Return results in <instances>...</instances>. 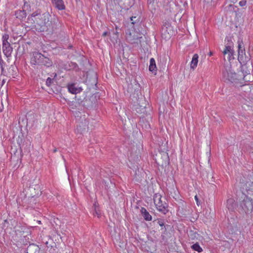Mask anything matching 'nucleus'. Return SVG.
I'll list each match as a JSON object with an SVG mask.
<instances>
[{
    "label": "nucleus",
    "mask_w": 253,
    "mask_h": 253,
    "mask_svg": "<svg viewBox=\"0 0 253 253\" xmlns=\"http://www.w3.org/2000/svg\"><path fill=\"white\" fill-rule=\"evenodd\" d=\"M157 209L162 212L164 214H166L168 211V210L167 209V205L166 202H164L162 205H158V207H156Z\"/></svg>",
    "instance_id": "nucleus-18"
},
{
    "label": "nucleus",
    "mask_w": 253,
    "mask_h": 253,
    "mask_svg": "<svg viewBox=\"0 0 253 253\" xmlns=\"http://www.w3.org/2000/svg\"><path fill=\"white\" fill-rule=\"evenodd\" d=\"M130 20L131 24H134L139 22V17L135 16H131L130 17Z\"/></svg>",
    "instance_id": "nucleus-21"
},
{
    "label": "nucleus",
    "mask_w": 253,
    "mask_h": 253,
    "mask_svg": "<svg viewBox=\"0 0 253 253\" xmlns=\"http://www.w3.org/2000/svg\"><path fill=\"white\" fill-rule=\"evenodd\" d=\"M140 211L142 215L145 220L151 221L152 220V216L149 214L145 208L143 207L141 208Z\"/></svg>",
    "instance_id": "nucleus-13"
},
{
    "label": "nucleus",
    "mask_w": 253,
    "mask_h": 253,
    "mask_svg": "<svg viewBox=\"0 0 253 253\" xmlns=\"http://www.w3.org/2000/svg\"><path fill=\"white\" fill-rule=\"evenodd\" d=\"M53 82V79H51L50 78L48 77L47 79H46V84L49 86Z\"/></svg>",
    "instance_id": "nucleus-26"
},
{
    "label": "nucleus",
    "mask_w": 253,
    "mask_h": 253,
    "mask_svg": "<svg viewBox=\"0 0 253 253\" xmlns=\"http://www.w3.org/2000/svg\"><path fill=\"white\" fill-rule=\"evenodd\" d=\"M85 125H83V127L79 125L77 126V129L79 133H83L84 130L85 129L86 123H84Z\"/></svg>",
    "instance_id": "nucleus-22"
},
{
    "label": "nucleus",
    "mask_w": 253,
    "mask_h": 253,
    "mask_svg": "<svg viewBox=\"0 0 253 253\" xmlns=\"http://www.w3.org/2000/svg\"><path fill=\"white\" fill-rule=\"evenodd\" d=\"M165 2L167 4L169 3L172 0H165Z\"/></svg>",
    "instance_id": "nucleus-32"
},
{
    "label": "nucleus",
    "mask_w": 253,
    "mask_h": 253,
    "mask_svg": "<svg viewBox=\"0 0 253 253\" xmlns=\"http://www.w3.org/2000/svg\"><path fill=\"white\" fill-rule=\"evenodd\" d=\"M227 207L230 210H232L234 209L233 200L232 199H228L227 201Z\"/></svg>",
    "instance_id": "nucleus-20"
},
{
    "label": "nucleus",
    "mask_w": 253,
    "mask_h": 253,
    "mask_svg": "<svg viewBox=\"0 0 253 253\" xmlns=\"http://www.w3.org/2000/svg\"><path fill=\"white\" fill-rule=\"evenodd\" d=\"M68 89L70 92L72 94H77L82 91V89L81 87H77L74 84H72L68 85Z\"/></svg>",
    "instance_id": "nucleus-11"
},
{
    "label": "nucleus",
    "mask_w": 253,
    "mask_h": 253,
    "mask_svg": "<svg viewBox=\"0 0 253 253\" xmlns=\"http://www.w3.org/2000/svg\"><path fill=\"white\" fill-rule=\"evenodd\" d=\"M154 0H150V3L151 2H153L154 1Z\"/></svg>",
    "instance_id": "nucleus-35"
},
{
    "label": "nucleus",
    "mask_w": 253,
    "mask_h": 253,
    "mask_svg": "<svg viewBox=\"0 0 253 253\" xmlns=\"http://www.w3.org/2000/svg\"><path fill=\"white\" fill-rule=\"evenodd\" d=\"M140 38H141V37H137L136 39H134L133 40H129L131 43H134L137 42L138 40Z\"/></svg>",
    "instance_id": "nucleus-28"
},
{
    "label": "nucleus",
    "mask_w": 253,
    "mask_h": 253,
    "mask_svg": "<svg viewBox=\"0 0 253 253\" xmlns=\"http://www.w3.org/2000/svg\"><path fill=\"white\" fill-rule=\"evenodd\" d=\"M153 199L156 207H158V205H162L164 203L162 201V196L159 194H156L154 195Z\"/></svg>",
    "instance_id": "nucleus-17"
},
{
    "label": "nucleus",
    "mask_w": 253,
    "mask_h": 253,
    "mask_svg": "<svg viewBox=\"0 0 253 253\" xmlns=\"http://www.w3.org/2000/svg\"><path fill=\"white\" fill-rule=\"evenodd\" d=\"M245 77L243 75H238L234 72L230 65L225 66L222 71V79L225 82H231L241 85Z\"/></svg>",
    "instance_id": "nucleus-2"
},
{
    "label": "nucleus",
    "mask_w": 253,
    "mask_h": 253,
    "mask_svg": "<svg viewBox=\"0 0 253 253\" xmlns=\"http://www.w3.org/2000/svg\"><path fill=\"white\" fill-rule=\"evenodd\" d=\"M9 38V35L7 33H4L2 36V41L8 40Z\"/></svg>",
    "instance_id": "nucleus-25"
},
{
    "label": "nucleus",
    "mask_w": 253,
    "mask_h": 253,
    "mask_svg": "<svg viewBox=\"0 0 253 253\" xmlns=\"http://www.w3.org/2000/svg\"><path fill=\"white\" fill-rule=\"evenodd\" d=\"M170 37V35H169L168 38H169Z\"/></svg>",
    "instance_id": "nucleus-37"
},
{
    "label": "nucleus",
    "mask_w": 253,
    "mask_h": 253,
    "mask_svg": "<svg viewBox=\"0 0 253 253\" xmlns=\"http://www.w3.org/2000/svg\"><path fill=\"white\" fill-rule=\"evenodd\" d=\"M157 223L159 225H160L161 227H162V230L163 229H165V230H166V228L165 227L164 222V221L161 219H158L157 221Z\"/></svg>",
    "instance_id": "nucleus-24"
},
{
    "label": "nucleus",
    "mask_w": 253,
    "mask_h": 253,
    "mask_svg": "<svg viewBox=\"0 0 253 253\" xmlns=\"http://www.w3.org/2000/svg\"><path fill=\"white\" fill-rule=\"evenodd\" d=\"M240 188L242 189L243 193L246 192L248 194H252L253 193V181L249 179L245 178L240 183Z\"/></svg>",
    "instance_id": "nucleus-4"
},
{
    "label": "nucleus",
    "mask_w": 253,
    "mask_h": 253,
    "mask_svg": "<svg viewBox=\"0 0 253 253\" xmlns=\"http://www.w3.org/2000/svg\"><path fill=\"white\" fill-rule=\"evenodd\" d=\"M2 50L4 54L7 57L11 56V53L13 51V48L11 47L10 44H7L2 45Z\"/></svg>",
    "instance_id": "nucleus-10"
},
{
    "label": "nucleus",
    "mask_w": 253,
    "mask_h": 253,
    "mask_svg": "<svg viewBox=\"0 0 253 253\" xmlns=\"http://www.w3.org/2000/svg\"><path fill=\"white\" fill-rule=\"evenodd\" d=\"M4 63V61H3L2 58L0 57V68L1 70V72H2L3 71V65Z\"/></svg>",
    "instance_id": "nucleus-27"
},
{
    "label": "nucleus",
    "mask_w": 253,
    "mask_h": 253,
    "mask_svg": "<svg viewBox=\"0 0 253 253\" xmlns=\"http://www.w3.org/2000/svg\"><path fill=\"white\" fill-rule=\"evenodd\" d=\"M120 6L125 9H128L134 4L135 0H116Z\"/></svg>",
    "instance_id": "nucleus-6"
},
{
    "label": "nucleus",
    "mask_w": 253,
    "mask_h": 253,
    "mask_svg": "<svg viewBox=\"0 0 253 253\" xmlns=\"http://www.w3.org/2000/svg\"><path fill=\"white\" fill-rule=\"evenodd\" d=\"M223 54L225 55L228 54V59L230 60L231 59L234 58L233 49L231 45H226L224 50L222 51Z\"/></svg>",
    "instance_id": "nucleus-8"
},
{
    "label": "nucleus",
    "mask_w": 253,
    "mask_h": 253,
    "mask_svg": "<svg viewBox=\"0 0 253 253\" xmlns=\"http://www.w3.org/2000/svg\"><path fill=\"white\" fill-rule=\"evenodd\" d=\"M31 16L34 22V26L39 32H53L57 28V19L55 17L52 18L48 12L41 14L37 10L34 12Z\"/></svg>",
    "instance_id": "nucleus-1"
},
{
    "label": "nucleus",
    "mask_w": 253,
    "mask_h": 253,
    "mask_svg": "<svg viewBox=\"0 0 253 253\" xmlns=\"http://www.w3.org/2000/svg\"><path fill=\"white\" fill-rule=\"evenodd\" d=\"M2 45H6L7 44H10V42H9L8 40H6V41H2Z\"/></svg>",
    "instance_id": "nucleus-31"
},
{
    "label": "nucleus",
    "mask_w": 253,
    "mask_h": 253,
    "mask_svg": "<svg viewBox=\"0 0 253 253\" xmlns=\"http://www.w3.org/2000/svg\"><path fill=\"white\" fill-rule=\"evenodd\" d=\"M191 248L193 250L197 251L198 253H201L203 251V249L198 243L194 244L192 246Z\"/></svg>",
    "instance_id": "nucleus-19"
},
{
    "label": "nucleus",
    "mask_w": 253,
    "mask_h": 253,
    "mask_svg": "<svg viewBox=\"0 0 253 253\" xmlns=\"http://www.w3.org/2000/svg\"><path fill=\"white\" fill-rule=\"evenodd\" d=\"M15 15L17 18L22 20L26 17V13L24 10H19L15 12Z\"/></svg>",
    "instance_id": "nucleus-16"
},
{
    "label": "nucleus",
    "mask_w": 253,
    "mask_h": 253,
    "mask_svg": "<svg viewBox=\"0 0 253 253\" xmlns=\"http://www.w3.org/2000/svg\"><path fill=\"white\" fill-rule=\"evenodd\" d=\"M240 206L246 213H250L253 209V200L248 196H245L243 200L240 202Z\"/></svg>",
    "instance_id": "nucleus-3"
},
{
    "label": "nucleus",
    "mask_w": 253,
    "mask_h": 253,
    "mask_svg": "<svg viewBox=\"0 0 253 253\" xmlns=\"http://www.w3.org/2000/svg\"><path fill=\"white\" fill-rule=\"evenodd\" d=\"M38 222L39 224H40L41 223V221H38Z\"/></svg>",
    "instance_id": "nucleus-36"
},
{
    "label": "nucleus",
    "mask_w": 253,
    "mask_h": 253,
    "mask_svg": "<svg viewBox=\"0 0 253 253\" xmlns=\"http://www.w3.org/2000/svg\"><path fill=\"white\" fill-rule=\"evenodd\" d=\"M39 65H44L47 67H49L52 65V62L49 58L44 56L42 58L41 61Z\"/></svg>",
    "instance_id": "nucleus-12"
},
{
    "label": "nucleus",
    "mask_w": 253,
    "mask_h": 253,
    "mask_svg": "<svg viewBox=\"0 0 253 253\" xmlns=\"http://www.w3.org/2000/svg\"><path fill=\"white\" fill-rule=\"evenodd\" d=\"M247 3V1L245 0H241L239 2V5L241 6H245Z\"/></svg>",
    "instance_id": "nucleus-29"
},
{
    "label": "nucleus",
    "mask_w": 253,
    "mask_h": 253,
    "mask_svg": "<svg viewBox=\"0 0 253 253\" xmlns=\"http://www.w3.org/2000/svg\"><path fill=\"white\" fill-rule=\"evenodd\" d=\"M198 55L197 54H195L193 56L192 61L191 62L190 68L193 70H194L195 68L197 67V64L198 62Z\"/></svg>",
    "instance_id": "nucleus-15"
},
{
    "label": "nucleus",
    "mask_w": 253,
    "mask_h": 253,
    "mask_svg": "<svg viewBox=\"0 0 253 253\" xmlns=\"http://www.w3.org/2000/svg\"><path fill=\"white\" fill-rule=\"evenodd\" d=\"M107 32H104V33H103L102 36H106V35H107Z\"/></svg>",
    "instance_id": "nucleus-33"
},
{
    "label": "nucleus",
    "mask_w": 253,
    "mask_h": 253,
    "mask_svg": "<svg viewBox=\"0 0 253 253\" xmlns=\"http://www.w3.org/2000/svg\"><path fill=\"white\" fill-rule=\"evenodd\" d=\"M56 151H57V149H56V148L54 149H53V152L54 153H55Z\"/></svg>",
    "instance_id": "nucleus-34"
},
{
    "label": "nucleus",
    "mask_w": 253,
    "mask_h": 253,
    "mask_svg": "<svg viewBox=\"0 0 253 253\" xmlns=\"http://www.w3.org/2000/svg\"><path fill=\"white\" fill-rule=\"evenodd\" d=\"M93 207L94 208V212L93 213V214L94 215H97L98 217H99L101 214V213L99 209L97 208L96 204H94L93 205Z\"/></svg>",
    "instance_id": "nucleus-23"
},
{
    "label": "nucleus",
    "mask_w": 253,
    "mask_h": 253,
    "mask_svg": "<svg viewBox=\"0 0 253 253\" xmlns=\"http://www.w3.org/2000/svg\"><path fill=\"white\" fill-rule=\"evenodd\" d=\"M52 3L53 6L59 10L65 9V5L63 0H52Z\"/></svg>",
    "instance_id": "nucleus-9"
},
{
    "label": "nucleus",
    "mask_w": 253,
    "mask_h": 253,
    "mask_svg": "<svg viewBox=\"0 0 253 253\" xmlns=\"http://www.w3.org/2000/svg\"><path fill=\"white\" fill-rule=\"evenodd\" d=\"M212 55L211 52H210V55Z\"/></svg>",
    "instance_id": "nucleus-38"
},
{
    "label": "nucleus",
    "mask_w": 253,
    "mask_h": 253,
    "mask_svg": "<svg viewBox=\"0 0 253 253\" xmlns=\"http://www.w3.org/2000/svg\"><path fill=\"white\" fill-rule=\"evenodd\" d=\"M149 70L150 72L156 74L157 67L156 65L155 60L153 58H152L150 60V65L149 67Z\"/></svg>",
    "instance_id": "nucleus-14"
},
{
    "label": "nucleus",
    "mask_w": 253,
    "mask_h": 253,
    "mask_svg": "<svg viewBox=\"0 0 253 253\" xmlns=\"http://www.w3.org/2000/svg\"><path fill=\"white\" fill-rule=\"evenodd\" d=\"M238 60L240 63H245L246 62V57L245 54V50L244 47V44L242 42L238 41Z\"/></svg>",
    "instance_id": "nucleus-5"
},
{
    "label": "nucleus",
    "mask_w": 253,
    "mask_h": 253,
    "mask_svg": "<svg viewBox=\"0 0 253 253\" xmlns=\"http://www.w3.org/2000/svg\"><path fill=\"white\" fill-rule=\"evenodd\" d=\"M44 56L43 54L39 52H33L31 62L34 65H39L41 61L42 58L43 59Z\"/></svg>",
    "instance_id": "nucleus-7"
},
{
    "label": "nucleus",
    "mask_w": 253,
    "mask_h": 253,
    "mask_svg": "<svg viewBox=\"0 0 253 253\" xmlns=\"http://www.w3.org/2000/svg\"><path fill=\"white\" fill-rule=\"evenodd\" d=\"M194 198H195V201H196L197 205L198 206H200L201 205V203H200V201H199V200L198 199V196L197 195H195Z\"/></svg>",
    "instance_id": "nucleus-30"
}]
</instances>
